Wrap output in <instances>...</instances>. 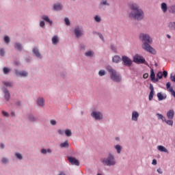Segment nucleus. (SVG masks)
<instances>
[{
    "label": "nucleus",
    "instance_id": "nucleus-42",
    "mask_svg": "<svg viewBox=\"0 0 175 175\" xmlns=\"http://www.w3.org/2000/svg\"><path fill=\"white\" fill-rule=\"evenodd\" d=\"M162 75L165 77V79H166V77H167V71L164 70Z\"/></svg>",
    "mask_w": 175,
    "mask_h": 175
},
{
    "label": "nucleus",
    "instance_id": "nucleus-8",
    "mask_svg": "<svg viewBox=\"0 0 175 175\" xmlns=\"http://www.w3.org/2000/svg\"><path fill=\"white\" fill-rule=\"evenodd\" d=\"M92 116H93L95 120H102L103 118V115L100 112L94 111L92 113Z\"/></svg>",
    "mask_w": 175,
    "mask_h": 175
},
{
    "label": "nucleus",
    "instance_id": "nucleus-12",
    "mask_svg": "<svg viewBox=\"0 0 175 175\" xmlns=\"http://www.w3.org/2000/svg\"><path fill=\"white\" fill-rule=\"evenodd\" d=\"M150 79L152 81H158V79H155V73L154 72V69L150 70Z\"/></svg>",
    "mask_w": 175,
    "mask_h": 175
},
{
    "label": "nucleus",
    "instance_id": "nucleus-54",
    "mask_svg": "<svg viewBox=\"0 0 175 175\" xmlns=\"http://www.w3.org/2000/svg\"><path fill=\"white\" fill-rule=\"evenodd\" d=\"M157 172L159 174H162V173H163V172H162V170L161 168H159L157 170Z\"/></svg>",
    "mask_w": 175,
    "mask_h": 175
},
{
    "label": "nucleus",
    "instance_id": "nucleus-58",
    "mask_svg": "<svg viewBox=\"0 0 175 175\" xmlns=\"http://www.w3.org/2000/svg\"><path fill=\"white\" fill-rule=\"evenodd\" d=\"M0 147L1 148H5V145L3 144H1Z\"/></svg>",
    "mask_w": 175,
    "mask_h": 175
},
{
    "label": "nucleus",
    "instance_id": "nucleus-35",
    "mask_svg": "<svg viewBox=\"0 0 175 175\" xmlns=\"http://www.w3.org/2000/svg\"><path fill=\"white\" fill-rule=\"evenodd\" d=\"M9 72H10V70L6 67H5L3 68V73L4 75H8V73H9Z\"/></svg>",
    "mask_w": 175,
    "mask_h": 175
},
{
    "label": "nucleus",
    "instance_id": "nucleus-23",
    "mask_svg": "<svg viewBox=\"0 0 175 175\" xmlns=\"http://www.w3.org/2000/svg\"><path fill=\"white\" fill-rule=\"evenodd\" d=\"M58 42H59V40H58V37L57 36H53L52 38V43L53 44H57Z\"/></svg>",
    "mask_w": 175,
    "mask_h": 175
},
{
    "label": "nucleus",
    "instance_id": "nucleus-36",
    "mask_svg": "<svg viewBox=\"0 0 175 175\" xmlns=\"http://www.w3.org/2000/svg\"><path fill=\"white\" fill-rule=\"evenodd\" d=\"M152 98H154V92H150L149 94V100H152Z\"/></svg>",
    "mask_w": 175,
    "mask_h": 175
},
{
    "label": "nucleus",
    "instance_id": "nucleus-1",
    "mask_svg": "<svg viewBox=\"0 0 175 175\" xmlns=\"http://www.w3.org/2000/svg\"><path fill=\"white\" fill-rule=\"evenodd\" d=\"M140 39L145 42L143 45L142 48L144 50H146V51H148V53H150L151 54H155V49H154L151 46L149 45L148 43H152V39L148 36V34L145 33H141L139 36Z\"/></svg>",
    "mask_w": 175,
    "mask_h": 175
},
{
    "label": "nucleus",
    "instance_id": "nucleus-34",
    "mask_svg": "<svg viewBox=\"0 0 175 175\" xmlns=\"http://www.w3.org/2000/svg\"><path fill=\"white\" fill-rule=\"evenodd\" d=\"M14 47L17 49V50H21V44L19 43L15 44Z\"/></svg>",
    "mask_w": 175,
    "mask_h": 175
},
{
    "label": "nucleus",
    "instance_id": "nucleus-41",
    "mask_svg": "<svg viewBox=\"0 0 175 175\" xmlns=\"http://www.w3.org/2000/svg\"><path fill=\"white\" fill-rule=\"evenodd\" d=\"M16 157L18 159H23V156L20 153H16Z\"/></svg>",
    "mask_w": 175,
    "mask_h": 175
},
{
    "label": "nucleus",
    "instance_id": "nucleus-39",
    "mask_svg": "<svg viewBox=\"0 0 175 175\" xmlns=\"http://www.w3.org/2000/svg\"><path fill=\"white\" fill-rule=\"evenodd\" d=\"M64 21H65L66 25H70V21H69V18H65Z\"/></svg>",
    "mask_w": 175,
    "mask_h": 175
},
{
    "label": "nucleus",
    "instance_id": "nucleus-2",
    "mask_svg": "<svg viewBox=\"0 0 175 175\" xmlns=\"http://www.w3.org/2000/svg\"><path fill=\"white\" fill-rule=\"evenodd\" d=\"M130 8L132 10L131 13L129 14L130 18H135V20H142V18L144 17L143 10L139 9L137 4H131Z\"/></svg>",
    "mask_w": 175,
    "mask_h": 175
},
{
    "label": "nucleus",
    "instance_id": "nucleus-24",
    "mask_svg": "<svg viewBox=\"0 0 175 175\" xmlns=\"http://www.w3.org/2000/svg\"><path fill=\"white\" fill-rule=\"evenodd\" d=\"M33 52L34 53L35 55H36L38 58L40 57V53H39V50H38V49L34 48L33 49Z\"/></svg>",
    "mask_w": 175,
    "mask_h": 175
},
{
    "label": "nucleus",
    "instance_id": "nucleus-45",
    "mask_svg": "<svg viewBox=\"0 0 175 175\" xmlns=\"http://www.w3.org/2000/svg\"><path fill=\"white\" fill-rule=\"evenodd\" d=\"M149 88L150 90V92H154V86L152 84H150Z\"/></svg>",
    "mask_w": 175,
    "mask_h": 175
},
{
    "label": "nucleus",
    "instance_id": "nucleus-10",
    "mask_svg": "<svg viewBox=\"0 0 175 175\" xmlns=\"http://www.w3.org/2000/svg\"><path fill=\"white\" fill-rule=\"evenodd\" d=\"M75 33L77 38H80L83 35V30L80 27H76L75 29Z\"/></svg>",
    "mask_w": 175,
    "mask_h": 175
},
{
    "label": "nucleus",
    "instance_id": "nucleus-60",
    "mask_svg": "<svg viewBox=\"0 0 175 175\" xmlns=\"http://www.w3.org/2000/svg\"><path fill=\"white\" fill-rule=\"evenodd\" d=\"M100 39H101L102 40H103V36L100 35Z\"/></svg>",
    "mask_w": 175,
    "mask_h": 175
},
{
    "label": "nucleus",
    "instance_id": "nucleus-14",
    "mask_svg": "<svg viewBox=\"0 0 175 175\" xmlns=\"http://www.w3.org/2000/svg\"><path fill=\"white\" fill-rule=\"evenodd\" d=\"M169 13H172V14H175V4L170 5L168 7Z\"/></svg>",
    "mask_w": 175,
    "mask_h": 175
},
{
    "label": "nucleus",
    "instance_id": "nucleus-55",
    "mask_svg": "<svg viewBox=\"0 0 175 175\" xmlns=\"http://www.w3.org/2000/svg\"><path fill=\"white\" fill-rule=\"evenodd\" d=\"M58 133H59V135H64V131H62V130H59V131H58Z\"/></svg>",
    "mask_w": 175,
    "mask_h": 175
},
{
    "label": "nucleus",
    "instance_id": "nucleus-37",
    "mask_svg": "<svg viewBox=\"0 0 175 175\" xmlns=\"http://www.w3.org/2000/svg\"><path fill=\"white\" fill-rule=\"evenodd\" d=\"M92 51H90L85 53L86 57H92Z\"/></svg>",
    "mask_w": 175,
    "mask_h": 175
},
{
    "label": "nucleus",
    "instance_id": "nucleus-56",
    "mask_svg": "<svg viewBox=\"0 0 175 175\" xmlns=\"http://www.w3.org/2000/svg\"><path fill=\"white\" fill-rule=\"evenodd\" d=\"M101 5H107V1H103L101 3Z\"/></svg>",
    "mask_w": 175,
    "mask_h": 175
},
{
    "label": "nucleus",
    "instance_id": "nucleus-59",
    "mask_svg": "<svg viewBox=\"0 0 175 175\" xmlns=\"http://www.w3.org/2000/svg\"><path fill=\"white\" fill-rule=\"evenodd\" d=\"M46 152L51 153V149H48V150H46Z\"/></svg>",
    "mask_w": 175,
    "mask_h": 175
},
{
    "label": "nucleus",
    "instance_id": "nucleus-61",
    "mask_svg": "<svg viewBox=\"0 0 175 175\" xmlns=\"http://www.w3.org/2000/svg\"><path fill=\"white\" fill-rule=\"evenodd\" d=\"M59 175H65V173L64 172H60V174Z\"/></svg>",
    "mask_w": 175,
    "mask_h": 175
},
{
    "label": "nucleus",
    "instance_id": "nucleus-26",
    "mask_svg": "<svg viewBox=\"0 0 175 175\" xmlns=\"http://www.w3.org/2000/svg\"><path fill=\"white\" fill-rule=\"evenodd\" d=\"M165 124L167 125H170L171 126H173V120H166V119L164 120Z\"/></svg>",
    "mask_w": 175,
    "mask_h": 175
},
{
    "label": "nucleus",
    "instance_id": "nucleus-46",
    "mask_svg": "<svg viewBox=\"0 0 175 175\" xmlns=\"http://www.w3.org/2000/svg\"><path fill=\"white\" fill-rule=\"evenodd\" d=\"M3 116H4V117H9V113L5 112V111H3Z\"/></svg>",
    "mask_w": 175,
    "mask_h": 175
},
{
    "label": "nucleus",
    "instance_id": "nucleus-64",
    "mask_svg": "<svg viewBox=\"0 0 175 175\" xmlns=\"http://www.w3.org/2000/svg\"><path fill=\"white\" fill-rule=\"evenodd\" d=\"M111 47L112 50H114V46H111Z\"/></svg>",
    "mask_w": 175,
    "mask_h": 175
},
{
    "label": "nucleus",
    "instance_id": "nucleus-51",
    "mask_svg": "<svg viewBox=\"0 0 175 175\" xmlns=\"http://www.w3.org/2000/svg\"><path fill=\"white\" fill-rule=\"evenodd\" d=\"M41 152H42V154H47V150L42 149V150H41Z\"/></svg>",
    "mask_w": 175,
    "mask_h": 175
},
{
    "label": "nucleus",
    "instance_id": "nucleus-49",
    "mask_svg": "<svg viewBox=\"0 0 175 175\" xmlns=\"http://www.w3.org/2000/svg\"><path fill=\"white\" fill-rule=\"evenodd\" d=\"M51 125H55L57 124V122L55 120H51Z\"/></svg>",
    "mask_w": 175,
    "mask_h": 175
},
{
    "label": "nucleus",
    "instance_id": "nucleus-40",
    "mask_svg": "<svg viewBox=\"0 0 175 175\" xmlns=\"http://www.w3.org/2000/svg\"><path fill=\"white\" fill-rule=\"evenodd\" d=\"M94 20L95 21H96V23H100V17H99L98 16H96L94 17Z\"/></svg>",
    "mask_w": 175,
    "mask_h": 175
},
{
    "label": "nucleus",
    "instance_id": "nucleus-9",
    "mask_svg": "<svg viewBox=\"0 0 175 175\" xmlns=\"http://www.w3.org/2000/svg\"><path fill=\"white\" fill-rule=\"evenodd\" d=\"M167 117L169 120H173V118H174V110L170 109L167 112Z\"/></svg>",
    "mask_w": 175,
    "mask_h": 175
},
{
    "label": "nucleus",
    "instance_id": "nucleus-27",
    "mask_svg": "<svg viewBox=\"0 0 175 175\" xmlns=\"http://www.w3.org/2000/svg\"><path fill=\"white\" fill-rule=\"evenodd\" d=\"M157 116L159 118V120H162V121H165V117H163V115L160 113H157Z\"/></svg>",
    "mask_w": 175,
    "mask_h": 175
},
{
    "label": "nucleus",
    "instance_id": "nucleus-50",
    "mask_svg": "<svg viewBox=\"0 0 175 175\" xmlns=\"http://www.w3.org/2000/svg\"><path fill=\"white\" fill-rule=\"evenodd\" d=\"M170 85H171V84H170V82H168V83H166L167 88L169 89V90H170V88H172L170 87Z\"/></svg>",
    "mask_w": 175,
    "mask_h": 175
},
{
    "label": "nucleus",
    "instance_id": "nucleus-43",
    "mask_svg": "<svg viewBox=\"0 0 175 175\" xmlns=\"http://www.w3.org/2000/svg\"><path fill=\"white\" fill-rule=\"evenodd\" d=\"M170 79H171L172 81L175 83V75H171Z\"/></svg>",
    "mask_w": 175,
    "mask_h": 175
},
{
    "label": "nucleus",
    "instance_id": "nucleus-13",
    "mask_svg": "<svg viewBox=\"0 0 175 175\" xmlns=\"http://www.w3.org/2000/svg\"><path fill=\"white\" fill-rule=\"evenodd\" d=\"M137 118H139V113L137 111H133L132 113V120L133 121H137Z\"/></svg>",
    "mask_w": 175,
    "mask_h": 175
},
{
    "label": "nucleus",
    "instance_id": "nucleus-62",
    "mask_svg": "<svg viewBox=\"0 0 175 175\" xmlns=\"http://www.w3.org/2000/svg\"><path fill=\"white\" fill-rule=\"evenodd\" d=\"M167 38H168V39H170V35L167 34Z\"/></svg>",
    "mask_w": 175,
    "mask_h": 175
},
{
    "label": "nucleus",
    "instance_id": "nucleus-16",
    "mask_svg": "<svg viewBox=\"0 0 175 175\" xmlns=\"http://www.w3.org/2000/svg\"><path fill=\"white\" fill-rule=\"evenodd\" d=\"M167 4L166 3H161V10H163V13H166L167 12Z\"/></svg>",
    "mask_w": 175,
    "mask_h": 175
},
{
    "label": "nucleus",
    "instance_id": "nucleus-25",
    "mask_svg": "<svg viewBox=\"0 0 175 175\" xmlns=\"http://www.w3.org/2000/svg\"><path fill=\"white\" fill-rule=\"evenodd\" d=\"M157 97H158L159 100H163V99H165V98L163 97V94L161 93H158Z\"/></svg>",
    "mask_w": 175,
    "mask_h": 175
},
{
    "label": "nucleus",
    "instance_id": "nucleus-30",
    "mask_svg": "<svg viewBox=\"0 0 175 175\" xmlns=\"http://www.w3.org/2000/svg\"><path fill=\"white\" fill-rule=\"evenodd\" d=\"M169 27L170 28H171V29H175V23L174 22L170 23Z\"/></svg>",
    "mask_w": 175,
    "mask_h": 175
},
{
    "label": "nucleus",
    "instance_id": "nucleus-48",
    "mask_svg": "<svg viewBox=\"0 0 175 175\" xmlns=\"http://www.w3.org/2000/svg\"><path fill=\"white\" fill-rule=\"evenodd\" d=\"M40 27H41L42 28H43V27H44V21H40Z\"/></svg>",
    "mask_w": 175,
    "mask_h": 175
},
{
    "label": "nucleus",
    "instance_id": "nucleus-33",
    "mask_svg": "<svg viewBox=\"0 0 175 175\" xmlns=\"http://www.w3.org/2000/svg\"><path fill=\"white\" fill-rule=\"evenodd\" d=\"M99 76H105L106 75V72L104 70H100L98 72Z\"/></svg>",
    "mask_w": 175,
    "mask_h": 175
},
{
    "label": "nucleus",
    "instance_id": "nucleus-3",
    "mask_svg": "<svg viewBox=\"0 0 175 175\" xmlns=\"http://www.w3.org/2000/svg\"><path fill=\"white\" fill-rule=\"evenodd\" d=\"M107 70L111 75V80H113V81H116L117 83L121 81V77L120 76V74L117 73V71L113 69V67L108 66H107Z\"/></svg>",
    "mask_w": 175,
    "mask_h": 175
},
{
    "label": "nucleus",
    "instance_id": "nucleus-53",
    "mask_svg": "<svg viewBox=\"0 0 175 175\" xmlns=\"http://www.w3.org/2000/svg\"><path fill=\"white\" fill-rule=\"evenodd\" d=\"M143 77H144V79H148V73L144 74Z\"/></svg>",
    "mask_w": 175,
    "mask_h": 175
},
{
    "label": "nucleus",
    "instance_id": "nucleus-6",
    "mask_svg": "<svg viewBox=\"0 0 175 175\" xmlns=\"http://www.w3.org/2000/svg\"><path fill=\"white\" fill-rule=\"evenodd\" d=\"M133 62H135V64H144V62H146V59H144L141 55H135L133 57Z\"/></svg>",
    "mask_w": 175,
    "mask_h": 175
},
{
    "label": "nucleus",
    "instance_id": "nucleus-57",
    "mask_svg": "<svg viewBox=\"0 0 175 175\" xmlns=\"http://www.w3.org/2000/svg\"><path fill=\"white\" fill-rule=\"evenodd\" d=\"M152 165H157V161L155 159H153L152 162Z\"/></svg>",
    "mask_w": 175,
    "mask_h": 175
},
{
    "label": "nucleus",
    "instance_id": "nucleus-17",
    "mask_svg": "<svg viewBox=\"0 0 175 175\" xmlns=\"http://www.w3.org/2000/svg\"><path fill=\"white\" fill-rule=\"evenodd\" d=\"M37 103L38 106H40L41 107L44 106V99H43L42 98H38L37 100Z\"/></svg>",
    "mask_w": 175,
    "mask_h": 175
},
{
    "label": "nucleus",
    "instance_id": "nucleus-7",
    "mask_svg": "<svg viewBox=\"0 0 175 175\" xmlns=\"http://www.w3.org/2000/svg\"><path fill=\"white\" fill-rule=\"evenodd\" d=\"M68 159L71 165H75L76 166H79V165H80L79 160L73 157H68Z\"/></svg>",
    "mask_w": 175,
    "mask_h": 175
},
{
    "label": "nucleus",
    "instance_id": "nucleus-20",
    "mask_svg": "<svg viewBox=\"0 0 175 175\" xmlns=\"http://www.w3.org/2000/svg\"><path fill=\"white\" fill-rule=\"evenodd\" d=\"M112 61H113V62H115L116 64H118V62H120V61H121V57H120V56L116 55L112 58Z\"/></svg>",
    "mask_w": 175,
    "mask_h": 175
},
{
    "label": "nucleus",
    "instance_id": "nucleus-29",
    "mask_svg": "<svg viewBox=\"0 0 175 175\" xmlns=\"http://www.w3.org/2000/svg\"><path fill=\"white\" fill-rule=\"evenodd\" d=\"M65 133L68 137L72 136V131L69 129H66Z\"/></svg>",
    "mask_w": 175,
    "mask_h": 175
},
{
    "label": "nucleus",
    "instance_id": "nucleus-52",
    "mask_svg": "<svg viewBox=\"0 0 175 175\" xmlns=\"http://www.w3.org/2000/svg\"><path fill=\"white\" fill-rule=\"evenodd\" d=\"M2 162H3V163H8V159L6 158H3Z\"/></svg>",
    "mask_w": 175,
    "mask_h": 175
},
{
    "label": "nucleus",
    "instance_id": "nucleus-63",
    "mask_svg": "<svg viewBox=\"0 0 175 175\" xmlns=\"http://www.w3.org/2000/svg\"><path fill=\"white\" fill-rule=\"evenodd\" d=\"M12 117H14V112H12Z\"/></svg>",
    "mask_w": 175,
    "mask_h": 175
},
{
    "label": "nucleus",
    "instance_id": "nucleus-11",
    "mask_svg": "<svg viewBox=\"0 0 175 175\" xmlns=\"http://www.w3.org/2000/svg\"><path fill=\"white\" fill-rule=\"evenodd\" d=\"M16 76H21V77H27L28 72L27 71H18L16 70Z\"/></svg>",
    "mask_w": 175,
    "mask_h": 175
},
{
    "label": "nucleus",
    "instance_id": "nucleus-44",
    "mask_svg": "<svg viewBox=\"0 0 175 175\" xmlns=\"http://www.w3.org/2000/svg\"><path fill=\"white\" fill-rule=\"evenodd\" d=\"M29 120L31 122H33L34 121H36L35 117H33V116H31L29 117Z\"/></svg>",
    "mask_w": 175,
    "mask_h": 175
},
{
    "label": "nucleus",
    "instance_id": "nucleus-21",
    "mask_svg": "<svg viewBox=\"0 0 175 175\" xmlns=\"http://www.w3.org/2000/svg\"><path fill=\"white\" fill-rule=\"evenodd\" d=\"M157 148L159 151H161V152H167V149H166V148L163 147V146H159Z\"/></svg>",
    "mask_w": 175,
    "mask_h": 175
},
{
    "label": "nucleus",
    "instance_id": "nucleus-15",
    "mask_svg": "<svg viewBox=\"0 0 175 175\" xmlns=\"http://www.w3.org/2000/svg\"><path fill=\"white\" fill-rule=\"evenodd\" d=\"M42 20H44L46 23H49L50 24V25H53V21H51L50 20V18H49L48 16H46V15L42 16Z\"/></svg>",
    "mask_w": 175,
    "mask_h": 175
},
{
    "label": "nucleus",
    "instance_id": "nucleus-28",
    "mask_svg": "<svg viewBox=\"0 0 175 175\" xmlns=\"http://www.w3.org/2000/svg\"><path fill=\"white\" fill-rule=\"evenodd\" d=\"M5 87H13V83L12 82H3Z\"/></svg>",
    "mask_w": 175,
    "mask_h": 175
},
{
    "label": "nucleus",
    "instance_id": "nucleus-22",
    "mask_svg": "<svg viewBox=\"0 0 175 175\" xmlns=\"http://www.w3.org/2000/svg\"><path fill=\"white\" fill-rule=\"evenodd\" d=\"M53 9L54 10H62V5L61 4H55Z\"/></svg>",
    "mask_w": 175,
    "mask_h": 175
},
{
    "label": "nucleus",
    "instance_id": "nucleus-47",
    "mask_svg": "<svg viewBox=\"0 0 175 175\" xmlns=\"http://www.w3.org/2000/svg\"><path fill=\"white\" fill-rule=\"evenodd\" d=\"M0 55H5V51H3V49L0 50Z\"/></svg>",
    "mask_w": 175,
    "mask_h": 175
},
{
    "label": "nucleus",
    "instance_id": "nucleus-5",
    "mask_svg": "<svg viewBox=\"0 0 175 175\" xmlns=\"http://www.w3.org/2000/svg\"><path fill=\"white\" fill-rule=\"evenodd\" d=\"M122 64L124 66H132V60L128 57V56H122Z\"/></svg>",
    "mask_w": 175,
    "mask_h": 175
},
{
    "label": "nucleus",
    "instance_id": "nucleus-31",
    "mask_svg": "<svg viewBox=\"0 0 175 175\" xmlns=\"http://www.w3.org/2000/svg\"><path fill=\"white\" fill-rule=\"evenodd\" d=\"M4 41L5 42V43L9 44L10 42V38H9V36H5L4 37Z\"/></svg>",
    "mask_w": 175,
    "mask_h": 175
},
{
    "label": "nucleus",
    "instance_id": "nucleus-32",
    "mask_svg": "<svg viewBox=\"0 0 175 175\" xmlns=\"http://www.w3.org/2000/svg\"><path fill=\"white\" fill-rule=\"evenodd\" d=\"M115 148H116L118 154H120V152H121V146L120 145H116L115 146Z\"/></svg>",
    "mask_w": 175,
    "mask_h": 175
},
{
    "label": "nucleus",
    "instance_id": "nucleus-19",
    "mask_svg": "<svg viewBox=\"0 0 175 175\" xmlns=\"http://www.w3.org/2000/svg\"><path fill=\"white\" fill-rule=\"evenodd\" d=\"M61 148H68L69 147V142L68 141H66L62 144H60Z\"/></svg>",
    "mask_w": 175,
    "mask_h": 175
},
{
    "label": "nucleus",
    "instance_id": "nucleus-4",
    "mask_svg": "<svg viewBox=\"0 0 175 175\" xmlns=\"http://www.w3.org/2000/svg\"><path fill=\"white\" fill-rule=\"evenodd\" d=\"M103 163L107 166H114L116 164V160L114 159V156L109 154L107 159H104L103 160Z\"/></svg>",
    "mask_w": 175,
    "mask_h": 175
},
{
    "label": "nucleus",
    "instance_id": "nucleus-38",
    "mask_svg": "<svg viewBox=\"0 0 175 175\" xmlns=\"http://www.w3.org/2000/svg\"><path fill=\"white\" fill-rule=\"evenodd\" d=\"M163 76V75L162 74V72H159L157 74V77H158V79H162Z\"/></svg>",
    "mask_w": 175,
    "mask_h": 175
},
{
    "label": "nucleus",
    "instance_id": "nucleus-18",
    "mask_svg": "<svg viewBox=\"0 0 175 175\" xmlns=\"http://www.w3.org/2000/svg\"><path fill=\"white\" fill-rule=\"evenodd\" d=\"M4 94H5V98L6 100H9L10 99V93H9V91L4 89L3 90Z\"/></svg>",
    "mask_w": 175,
    "mask_h": 175
}]
</instances>
